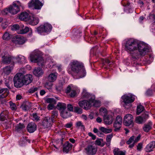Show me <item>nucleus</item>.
Returning <instances> with one entry per match:
<instances>
[{"label": "nucleus", "mask_w": 155, "mask_h": 155, "mask_svg": "<svg viewBox=\"0 0 155 155\" xmlns=\"http://www.w3.org/2000/svg\"><path fill=\"white\" fill-rule=\"evenodd\" d=\"M122 98L123 100V102L125 104L127 105L133 102L135 99V97L132 94L124 95Z\"/></svg>", "instance_id": "6e6552de"}, {"label": "nucleus", "mask_w": 155, "mask_h": 155, "mask_svg": "<svg viewBox=\"0 0 155 155\" xmlns=\"http://www.w3.org/2000/svg\"><path fill=\"white\" fill-rule=\"evenodd\" d=\"M76 94V91L74 90H73L68 95L69 96L71 97H73L75 96Z\"/></svg>", "instance_id": "09e8293b"}, {"label": "nucleus", "mask_w": 155, "mask_h": 155, "mask_svg": "<svg viewBox=\"0 0 155 155\" xmlns=\"http://www.w3.org/2000/svg\"><path fill=\"white\" fill-rule=\"evenodd\" d=\"M68 71V73L72 75V72L79 74L81 78L85 77L86 74L83 64L76 60L72 61L70 63Z\"/></svg>", "instance_id": "f03ea898"}, {"label": "nucleus", "mask_w": 155, "mask_h": 155, "mask_svg": "<svg viewBox=\"0 0 155 155\" xmlns=\"http://www.w3.org/2000/svg\"><path fill=\"white\" fill-rule=\"evenodd\" d=\"M38 18L34 15H30L28 21V23L32 25H37L39 22Z\"/></svg>", "instance_id": "f8f14e48"}, {"label": "nucleus", "mask_w": 155, "mask_h": 155, "mask_svg": "<svg viewBox=\"0 0 155 155\" xmlns=\"http://www.w3.org/2000/svg\"><path fill=\"white\" fill-rule=\"evenodd\" d=\"M112 137L113 135L112 134H108L107 135V136L106 139V144L108 147L110 146V145L111 140Z\"/></svg>", "instance_id": "f704fd0d"}, {"label": "nucleus", "mask_w": 155, "mask_h": 155, "mask_svg": "<svg viewBox=\"0 0 155 155\" xmlns=\"http://www.w3.org/2000/svg\"><path fill=\"white\" fill-rule=\"evenodd\" d=\"M97 149L95 146L92 145H88L85 149L86 153L87 155H94L96 153Z\"/></svg>", "instance_id": "1a4fd4ad"}, {"label": "nucleus", "mask_w": 155, "mask_h": 155, "mask_svg": "<svg viewBox=\"0 0 155 155\" xmlns=\"http://www.w3.org/2000/svg\"><path fill=\"white\" fill-rule=\"evenodd\" d=\"M143 143H139L137 146V150H140L142 148Z\"/></svg>", "instance_id": "338daca9"}, {"label": "nucleus", "mask_w": 155, "mask_h": 155, "mask_svg": "<svg viewBox=\"0 0 155 155\" xmlns=\"http://www.w3.org/2000/svg\"><path fill=\"white\" fill-rule=\"evenodd\" d=\"M53 122L50 117H46L43 119L42 124L45 128H48L51 127Z\"/></svg>", "instance_id": "4468645a"}, {"label": "nucleus", "mask_w": 155, "mask_h": 155, "mask_svg": "<svg viewBox=\"0 0 155 155\" xmlns=\"http://www.w3.org/2000/svg\"><path fill=\"white\" fill-rule=\"evenodd\" d=\"M135 137L134 136L131 137L129 140L127 142V143L128 144H130L131 143L132 144L129 145V147L130 148H132L134 146L135 143L134 142V139Z\"/></svg>", "instance_id": "c85d7f7f"}, {"label": "nucleus", "mask_w": 155, "mask_h": 155, "mask_svg": "<svg viewBox=\"0 0 155 155\" xmlns=\"http://www.w3.org/2000/svg\"><path fill=\"white\" fill-rule=\"evenodd\" d=\"M33 120L36 121H38L40 120V117L38 116L36 113H33L32 114Z\"/></svg>", "instance_id": "c03bdc74"}, {"label": "nucleus", "mask_w": 155, "mask_h": 155, "mask_svg": "<svg viewBox=\"0 0 155 155\" xmlns=\"http://www.w3.org/2000/svg\"><path fill=\"white\" fill-rule=\"evenodd\" d=\"M60 112L61 115L63 118H66L71 116L70 112L66 108Z\"/></svg>", "instance_id": "5701e85b"}, {"label": "nucleus", "mask_w": 155, "mask_h": 155, "mask_svg": "<svg viewBox=\"0 0 155 155\" xmlns=\"http://www.w3.org/2000/svg\"><path fill=\"white\" fill-rule=\"evenodd\" d=\"M52 114L51 120L52 122H54V120L53 118L55 117H57L58 114V112L56 110H53L52 111Z\"/></svg>", "instance_id": "de8ad7c7"}, {"label": "nucleus", "mask_w": 155, "mask_h": 155, "mask_svg": "<svg viewBox=\"0 0 155 155\" xmlns=\"http://www.w3.org/2000/svg\"><path fill=\"white\" fill-rule=\"evenodd\" d=\"M93 100H88V101L84 100L80 101L78 104L80 107L87 110L89 109L92 106Z\"/></svg>", "instance_id": "423d86ee"}, {"label": "nucleus", "mask_w": 155, "mask_h": 155, "mask_svg": "<svg viewBox=\"0 0 155 155\" xmlns=\"http://www.w3.org/2000/svg\"><path fill=\"white\" fill-rule=\"evenodd\" d=\"M2 38L4 40H8L10 38V35L8 33L5 32L2 36Z\"/></svg>", "instance_id": "a18cd8bd"}, {"label": "nucleus", "mask_w": 155, "mask_h": 155, "mask_svg": "<svg viewBox=\"0 0 155 155\" xmlns=\"http://www.w3.org/2000/svg\"><path fill=\"white\" fill-rule=\"evenodd\" d=\"M65 83V80L64 78H60L59 81V84L62 85Z\"/></svg>", "instance_id": "e2e57ef3"}, {"label": "nucleus", "mask_w": 155, "mask_h": 155, "mask_svg": "<svg viewBox=\"0 0 155 155\" xmlns=\"http://www.w3.org/2000/svg\"><path fill=\"white\" fill-rule=\"evenodd\" d=\"M8 91L7 88H2L0 89V94L2 93H5L6 92H8Z\"/></svg>", "instance_id": "69168bd1"}, {"label": "nucleus", "mask_w": 155, "mask_h": 155, "mask_svg": "<svg viewBox=\"0 0 155 155\" xmlns=\"http://www.w3.org/2000/svg\"><path fill=\"white\" fill-rule=\"evenodd\" d=\"M14 85L16 87H20L24 85L23 78H14Z\"/></svg>", "instance_id": "2eb2a0df"}, {"label": "nucleus", "mask_w": 155, "mask_h": 155, "mask_svg": "<svg viewBox=\"0 0 155 155\" xmlns=\"http://www.w3.org/2000/svg\"><path fill=\"white\" fill-rule=\"evenodd\" d=\"M145 59L147 63L150 64L153 61V57L152 55H150L145 57Z\"/></svg>", "instance_id": "473e14b6"}, {"label": "nucleus", "mask_w": 155, "mask_h": 155, "mask_svg": "<svg viewBox=\"0 0 155 155\" xmlns=\"http://www.w3.org/2000/svg\"><path fill=\"white\" fill-rule=\"evenodd\" d=\"M33 73L36 77H40L43 74L42 70L39 68H35L33 71Z\"/></svg>", "instance_id": "4be33fe9"}, {"label": "nucleus", "mask_w": 155, "mask_h": 155, "mask_svg": "<svg viewBox=\"0 0 155 155\" xmlns=\"http://www.w3.org/2000/svg\"><path fill=\"white\" fill-rule=\"evenodd\" d=\"M52 28L51 25L46 23L37 28V30L38 33L41 34L44 32L48 33L50 32Z\"/></svg>", "instance_id": "20e7f679"}, {"label": "nucleus", "mask_w": 155, "mask_h": 155, "mask_svg": "<svg viewBox=\"0 0 155 155\" xmlns=\"http://www.w3.org/2000/svg\"><path fill=\"white\" fill-rule=\"evenodd\" d=\"M24 81V85H28L32 81V78H22Z\"/></svg>", "instance_id": "58836bf2"}, {"label": "nucleus", "mask_w": 155, "mask_h": 155, "mask_svg": "<svg viewBox=\"0 0 155 155\" xmlns=\"http://www.w3.org/2000/svg\"><path fill=\"white\" fill-rule=\"evenodd\" d=\"M14 61H16L19 64H23L26 62L27 60L23 56L19 55L16 57H14Z\"/></svg>", "instance_id": "dca6fc26"}, {"label": "nucleus", "mask_w": 155, "mask_h": 155, "mask_svg": "<svg viewBox=\"0 0 155 155\" xmlns=\"http://www.w3.org/2000/svg\"><path fill=\"white\" fill-rule=\"evenodd\" d=\"M82 95V97L84 98L87 99L88 100L94 99V97L92 96L89 93L87 92L86 89H83Z\"/></svg>", "instance_id": "a211bd4d"}, {"label": "nucleus", "mask_w": 155, "mask_h": 155, "mask_svg": "<svg viewBox=\"0 0 155 155\" xmlns=\"http://www.w3.org/2000/svg\"><path fill=\"white\" fill-rule=\"evenodd\" d=\"M113 153L114 155H125V153L118 148H116L114 150Z\"/></svg>", "instance_id": "c756f323"}, {"label": "nucleus", "mask_w": 155, "mask_h": 155, "mask_svg": "<svg viewBox=\"0 0 155 155\" xmlns=\"http://www.w3.org/2000/svg\"><path fill=\"white\" fill-rule=\"evenodd\" d=\"M149 18L151 21H153L155 20V15L154 14L150 15L149 16Z\"/></svg>", "instance_id": "680f3d73"}, {"label": "nucleus", "mask_w": 155, "mask_h": 155, "mask_svg": "<svg viewBox=\"0 0 155 155\" xmlns=\"http://www.w3.org/2000/svg\"><path fill=\"white\" fill-rule=\"evenodd\" d=\"M100 113L103 117L107 115V109L105 108L101 107L100 109Z\"/></svg>", "instance_id": "c9c22d12"}, {"label": "nucleus", "mask_w": 155, "mask_h": 155, "mask_svg": "<svg viewBox=\"0 0 155 155\" xmlns=\"http://www.w3.org/2000/svg\"><path fill=\"white\" fill-rule=\"evenodd\" d=\"M66 104L65 103L59 102L57 104V108L61 112L63 110H65L66 108Z\"/></svg>", "instance_id": "393cba45"}, {"label": "nucleus", "mask_w": 155, "mask_h": 155, "mask_svg": "<svg viewBox=\"0 0 155 155\" xmlns=\"http://www.w3.org/2000/svg\"><path fill=\"white\" fill-rule=\"evenodd\" d=\"M144 109V107L141 105H138L137 107V114H139Z\"/></svg>", "instance_id": "e433bc0d"}, {"label": "nucleus", "mask_w": 155, "mask_h": 155, "mask_svg": "<svg viewBox=\"0 0 155 155\" xmlns=\"http://www.w3.org/2000/svg\"><path fill=\"white\" fill-rule=\"evenodd\" d=\"M10 108L12 110H16L17 109V107L15 104L12 102H10Z\"/></svg>", "instance_id": "3c124183"}, {"label": "nucleus", "mask_w": 155, "mask_h": 155, "mask_svg": "<svg viewBox=\"0 0 155 155\" xmlns=\"http://www.w3.org/2000/svg\"><path fill=\"white\" fill-rule=\"evenodd\" d=\"M76 127L78 128L84 129V127L81 121H78L76 123Z\"/></svg>", "instance_id": "4c0bfd02"}, {"label": "nucleus", "mask_w": 155, "mask_h": 155, "mask_svg": "<svg viewBox=\"0 0 155 155\" xmlns=\"http://www.w3.org/2000/svg\"><path fill=\"white\" fill-rule=\"evenodd\" d=\"M11 30L13 31L17 30L19 29V26L17 24L14 25L11 27Z\"/></svg>", "instance_id": "864d4df0"}, {"label": "nucleus", "mask_w": 155, "mask_h": 155, "mask_svg": "<svg viewBox=\"0 0 155 155\" xmlns=\"http://www.w3.org/2000/svg\"><path fill=\"white\" fill-rule=\"evenodd\" d=\"M124 46L125 50L129 53L134 61L144 56L150 50L148 45L142 42H138L133 38L126 39Z\"/></svg>", "instance_id": "f257e3e1"}, {"label": "nucleus", "mask_w": 155, "mask_h": 155, "mask_svg": "<svg viewBox=\"0 0 155 155\" xmlns=\"http://www.w3.org/2000/svg\"><path fill=\"white\" fill-rule=\"evenodd\" d=\"M26 39L21 35H18L15 36L13 40L14 43L16 44H22L25 43Z\"/></svg>", "instance_id": "ddd939ff"}, {"label": "nucleus", "mask_w": 155, "mask_h": 155, "mask_svg": "<svg viewBox=\"0 0 155 155\" xmlns=\"http://www.w3.org/2000/svg\"><path fill=\"white\" fill-rule=\"evenodd\" d=\"M9 93L8 91V92H6L5 93H3L2 94L0 95V98H3L6 97Z\"/></svg>", "instance_id": "052dcab7"}, {"label": "nucleus", "mask_w": 155, "mask_h": 155, "mask_svg": "<svg viewBox=\"0 0 155 155\" xmlns=\"http://www.w3.org/2000/svg\"><path fill=\"white\" fill-rule=\"evenodd\" d=\"M104 123L106 124H110L113 122V117L111 116L106 115L104 117Z\"/></svg>", "instance_id": "b1692460"}, {"label": "nucleus", "mask_w": 155, "mask_h": 155, "mask_svg": "<svg viewBox=\"0 0 155 155\" xmlns=\"http://www.w3.org/2000/svg\"><path fill=\"white\" fill-rule=\"evenodd\" d=\"M93 102L92 103V105H93L95 107H99L101 105V102L99 101H96L94 100V97Z\"/></svg>", "instance_id": "37998d69"}, {"label": "nucleus", "mask_w": 155, "mask_h": 155, "mask_svg": "<svg viewBox=\"0 0 155 155\" xmlns=\"http://www.w3.org/2000/svg\"><path fill=\"white\" fill-rule=\"evenodd\" d=\"M31 107V106H28V104H26L25 105H24L22 107V109L23 110H28L30 107Z\"/></svg>", "instance_id": "4d7b16f0"}, {"label": "nucleus", "mask_w": 155, "mask_h": 155, "mask_svg": "<svg viewBox=\"0 0 155 155\" xmlns=\"http://www.w3.org/2000/svg\"><path fill=\"white\" fill-rule=\"evenodd\" d=\"M114 123H119L122 124V118L120 116H118L116 117V120Z\"/></svg>", "instance_id": "6e6d98bb"}, {"label": "nucleus", "mask_w": 155, "mask_h": 155, "mask_svg": "<svg viewBox=\"0 0 155 155\" xmlns=\"http://www.w3.org/2000/svg\"><path fill=\"white\" fill-rule=\"evenodd\" d=\"M72 147V145L68 141L64 143L63 146V151L66 153H68Z\"/></svg>", "instance_id": "412c9836"}, {"label": "nucleus", "mask_w": 155, "mask_h": 155, "mask_svg": "<svg viewBox=\"0 0 155 155\" xmlns=\"http://www.w3.org/2000/svg\"><path fill=\"white\" fill-rule=\"evenodd\" d=\"M74 111L78 114H81L82 113V109L78 107H75L74 108Z\"/></svg>", "instance_id": "603ef678"}, {"label": "nucleus", "mask_w": 155, "mask_h": 155, "mask_svg": "<svg viewBox=\"0 0 155 155\" xmlns=\"http://www.w3.org/2000/svg\"><path fill=\"white\" fill-rule=\"evenodd\" d=\"M38 88L36 87H33L29 90V92L31 93H33L36 91Z\"/></svg>", "instance_id": "bf43d9fd"}, {"label": "nucleus", "mask_w": 155, "mask_h": 155, "mask_svg": "<svg viewBox=\"0 0 155 155\" xmlns=\"http://www.w3.org/2000/svg\"><path fill=\"white\" fill-rule=\"evenodd\" d=\"M121 124L114 123V127L115 128L114 130L115 131L118 130L121 127Z\"/></svg>", "instance_id": "a19ab883"}, {"label": "nucleus", "mask_w": 155, "mask_h": 155, "mask_svg": "<svg viewBox=\"0 0 155 155\" xmlns=\"http://www.w3.org/2000/svg\"><path fill=\"white\" fill-rule=\"evenodd\" d=\"M154 148H155V141H152L147 145L145 150L146 152H149L152 151Z\"/></svg>", "instance_id": "f3484780"}, {"label": "nucleus", "mask_w": 155, "mask_h": 155, "mask_svg": "<svg viewBox=\"0 0 155 155\" xmlns=\"http://www.w3.org/2000/svg\"><path fill=\"white\" fill-rule=\"evenodd\" d=\"M30 17L26 12H22L19 16V18L21 20L28 21Z\"/></svg>", "instance_id": "aec40b11"}, {"label": "nucleus", "mask_w": 155, "mask_h": 155, "mask_svg": "<svg viewBox=\"0 0 155 155\" xmlns=\"http://www.w3.org/2000/svg\"><path fill=\"white\" fill-rule=\"evenodd\" d=\"M152 124L151 122H149L148 123L145 124L143 128V131L147 132L151 129Z\"/></svg>", "instance_id": "a878e982"}, {"label": "nucleus", "mask_w": 155, "mask_h": 155, "mask_svg": "<svg viewBox=\"0 0 155 155\" xmlns=\"http://www.w3.org/2000/svg\"><path fill=\"white\" fill-rule=\"evenodd\" d=\"M25 72L24 68L19 69L18 72L17 73L14 78H32V75L30 74H27L25 75Z\"/></svg>", "instance_id": "9b49d317"}, {"label": "nucleus", "mask_w": 155, "mask_h": 155, "mask_svg": "<svg viewBox=\"0 0 155 155\" xmlns=\"http://www.w3.org/2000/svg\"><path fill=\"white\" fill-rule=\"evenodd\" d=\"M72 126V122H70L67 123L65 125V127L68 128H70Z\"/></svg>", "instance_id": "774afa93"}, {"label": "nucleus", "mask_w": 155, "mask_h": 155, "mask_svg": "<svg viewBox=\"0 0 155 155\" xmlns=\"http://www.w3.org/2000/svg\"><path fill=\"white\" fill-rule=\"evenodd\" d=\"M96 144L100 146L101 147H103L105 145V142L103 141V139H97L95 141Z\"/></svg>", "instance_id": "72a5a7b5"}, {"label": "nucleus", "mask_w": 155, "mask_h": 155, "mask_svg": "<svg viewBox=\"0 0 155 155\" xmlns=\"http://www.w3.org/2000/svg\"><path fill=\"white\" fill-rule=\"evenodd\" d=\"M133 121V118L132 115L127 114L124 117L123 123L125 126H130L132 124Z\"/></svg>", "instance_id": "9d476101"}, {"label": "nucleus", "mask_w": 155, "mask_h": 155, "mask_svg": "<svg viewBox=\"0 0 155 155\" xmlns=\"http://www.w3.org/2000/svg\"><path fill=\"white\" fill-rule=\"evenodd\" d=\"M29 28L27 27H26L23 29L21 30L19 32V33L21 34H23L27 33L29 31Z\"/></svg>", "instance_id": "49530a36"}, {"label": "nucleus", "mask_w": 155, "mask_h": 155, "mask_svg": "<svg viewBox=\"0 0 155 155\" xmlns=\"http://www.w3.org/2000/svg\"><path fill=\"white\" fill-rule=\"evenodd\" d=\"M136 121L137 123L141 124L143 122V120L141 117L138 116L136 118Z\"/></svg>", "instance_id": "8fccbe9b"}, {"label": "nucleus", "mask_w": 155, "mask_h": 155, "mask_svg": "<svg viewBox=\"0 0 155 155\" xmlns=\"http://www.w3.org/2000/svg\"><path fill=\"white\" fill-rule=\"evenodd\" d=\"M13 68L9 66H8L3 68V72L5 74L8 75L11 72Z\"/></svg>", "instance_id": "cd10ccee"}, {"label": "nucleus", "mask_w": 155, "mask_h": 155, "mask_svg": "<svg viewBox=\"0 0 155 155\" xmlns=\"http://www.w3.org/2000/svg\"><path fill=\"white\" fill-rule=\"evenodd\" d=\"M43 5L38 0H31L28 3V6L30 8L40 9Z\"/></svg>", "instance_id": "39448f33"}, {"label": "nucleus", "mask_w": 155, "mask_h": 155, "mask_svg": "<svg viewBox=\"0 0 155 155\" xmlns=\"http://www.w3.org/2000/svg\"><path fill=\"white\" fill-rule=\"evenodd\" d=\"M36 125L34 123H30L28 126L27 129L29 133H33L36 130Z\"/></svg>", "instance_id": "6ab92c4d"}, {"label": "nucleus", "mask_w": 155, "mask_h": 155, "mask_svg": "<svg viewBox=\"0 0 155 155\" xmlns=\"http://www.w3.org/2000/svg\"><path fill=\"white\" fill-rule=\"evenodd\" d=\"M46 102L49 104H55L56 103L55 100L53 98H48L46 100Z\"/></svg>", "instance_id": "79ce46f5"}, {"label": "nucleus", "mask_w": 155, "mask_h": 155, "mask_svg": "<svg viewBox=\"0 0 155 155\" xmlns=\"http://www.w3.org/2000/svg\"><path fill=\"white\" fill-rule=\"evenodd\" d=\"M14 57H11L10 56H6L3 59V62L6 64H8L10 63L11 61H14V59L13 58Z\"/></svg>", "instance_id": "7c9ffc66"}, {"label": "nucleus", "mask_w": 155, "mask_h": 155, "mask_svg": "<svg viewBox=\"0 0 155 155\" xmlns=\"http://www.w3.org/2000/svg\"><path fill=\"white\" fill-rule=\"evenodd\" d=\"M72 90H73L71 89V86L70 85H68L66 89L65 93L68 95L71 91Z\"/></svg>", "instance_id": "5fc2aeb1"}, {"label": "nucleus", "mask_w": 155, "mask_h": 155, "mask_svg": "<svg viewBox=\"0 0 155 155\" xmlns=\"http://www.w3.org/2000/svg\"><path fill=\"white\" fill-rule=\"evenodd\" d=\"M19 10V8L16 5L15 3H13L12 6H10L5 10V11H6L12 15L16 14Z\"/></svg>", "instance_id": "0eeeda50"}, {"label": "nucleus", "mask_w": 155, "mask_h": 155, "mask_svg": "<svg viewBox=\"0 0 155 155\" xmlns=\"http://www.w3.org/2000/svg\"><path fill=\"white\" fill-rule=\"evenodd\" d=\"M25 127V126L23 124L20 123L16 126L15 129L17 131H18L24 128Z\"/></svg>", "instance_id": "ea45409f"}, {"label": "nucleus", "mask_w": 155, "mask_h": 155, "mask_svg": "<svg viewBox=\"0 0 155 155\" xmlns=\"http://www.w3.org/2000/svg\"><path fill=\"white\" fill-rule=\"evenodd\" d=\"M48 80L50 81V82H47L45 84V86L46 88L48 89L51 88L52 84L51 82L54 81L56 80V78H48Z\"/></svg>", "instance_id": "bb28decb"}, {"label": "nucleus", "mask_w": 155, "mask_h": 155, "mask_svg": "<svg viewBox=\"0 0 155 155\" xmlns=\"http://www.w3.org/2000/svg\"><path fill=\"white\" fill-rule=\"evenodd\" d=\"M31 61L37 62L39 65L42 66L45 64L43 58L40 56V53L38 50L34 51L30 55Z\"/></svg>", "instance_id": "7ed1b4c3"}, {"label": "nucleus", "mask_w": 155, "mask_h": 155, "mask_svg": "<svg viewBox=\"0 0 155 155\" xmlns=\"http://www.w3.org/2000/svg\"><path fill=\"white\" fill-rule=\"evenodd\" d=\"M100 130L103 132L105 134H108L111 133L112 131L111 129L105 128L103 127H100Z\"/></svg>", "instance_id": "2f4dec72"}, {"label": "nucleus", "mask_w": 155, "mask_h": 155, "mask_svg": "<svg viewBox=\"0 0 155 155\" xmlns=\"http://www.w3.org/2000/svg\"><path fill=\"white\" fill-rule=\"evenodd\" d=\"M54 104H49L47 108L49 110H52L54 107Z\"/></svg>", "instance_id": "0e129e2a"}, {"label": "nucleus", "mask_w": 155, "mask_h": 155, "mask_svg": "<svg viewBox=\"0 0 155 155\" xmlns=\"http://www.w3.org/2000/svg\"><path fill=\"white\" fill-rule=\"evenodd\" d=\"M58 74L56 72L52 73L49 75L48 78H54L57 76Z\"/></svg>", "instance_id": "13d9d810"}]
</instances>
